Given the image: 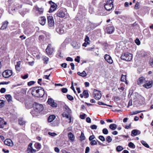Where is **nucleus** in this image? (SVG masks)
<instances>
[{"mask_svg": "<svg viewBox=\"0 0 153 153\" xmlns=\"http://www.w3.org/2000/svg\"><path fill=\"white\" fill-rule=\"evenodd\" d=\"M31 94L34 96L38 97H42L44 95V89L40 87H34L30 88Z\"/></svg>", "mask_w": 153, "mask_h": 153, "instance_id": "f257e3e1", "label": "nucleus"}, {"mask_svg": "<svg viewBox=\"0 0 153 153\" xmlns=\"http://www.w3.org/2000/svg\"><path fill=\"white\" fill-rule=\"evenodd\" d=\"M121 59L127 61H130L133 58V55L130 53H125L123 54L121 57Z\"/></svg>", "mask_w": 153, "mask_h": 153, "instance_id": "f03ea898", "label": "nucleus"}, {"mask_svg": "<svg viewBox=\"0 0 153 153\" xmlns=\"http://www.w3.org/2000/svg\"><path fill=\"white\" fill-rule=\"evenodd\" d=\"M106 4L104 5V7L105 9L109 11L112 10L113 7V1L112 0H106Z\"/></svg>", "mask_w": 153, "mask_h": 153, "instance_id": "7ed1b4c3", "label": "nucleus"}, {"mask_svg": "<svg viewBox=\"0 0 153 153\" xmlns=\"http://www.w3.org/2000/svg\"><path fill=\"white\" fill-rule=\"evenodd\" d=\"M35 110L39 113L40 112L42 111L43 109V105L41 104H39L37 103H35V105L34 106V108Z\"/></svg>", "mask_w": 153, "mask_h": 153, "instance_id": "20e7f679", "label": "nucleus"}, {"mask_svg": "<svg viewBox=\"0 0 153 153\" xmlns=\"http://www.w3.org/2000/svg\"><path fill=\"white\" fill-rule=\"evenodd\" d=\"M65 16V14L62 9H59L57 12L54 15V16L59 17L60 18H63Z\"/></svg>", "mask_w": 153, "mask_h": 153, "instance_id": "39448f33", "label": "nucleus"}, {"mask_svg": "<svg viewBox=\"0 0 153 153\" xmlns=\"http://www.w3.org/2000/svg\"><path fill=\"white\" fill-rule=\"evenodd\" d=\"M94 97L96 100H99L101 97V94L100 91H98L97 90L94 89L93 94Z\"/></svg>", "mask_w": 153, "mask_h": 153, "instance_id": "423d86ee", "label": "nucleus"}, {"mask_svg": "<svg viewBox=\"0 0 153 153\" xmlns=\"http://www.w3.org/2000/svg\"><path fill=\"white\" fill-rule=\"evenodd\" d=\"M48 26L50 27H53L54 25V22L53 18L52 16H49L47 17Z\"/></svg>", "mask_w": 153, "mask_h": 153, "instance_id": "0eeeda50", "label": "nucleus"}, {"mask_svg": "<svg viewBox=\"0 0 153 153\" xmlns=\"http://www.w3.org/2000/svg\"><path fill=\"white\" fill-rule=\"evenodd\" d=\"M13 73L12 70H7L4 71L2 73L3 76L5 78H8Z\"/></svg>", "mask_w": 153, "mask_h": 153, "instance_id": "6e6552de", "label": "nucleus"}, {"mask_svg": "<svg viewBox=\"0 0 153 153\" xmlns=\"http://www.w3.org/2000/svg\"><path fill=\"white\" fill-rule=\"evenodd\" d=\"M71 110L68 107V113L70 114L71 113ZM73 117H72L71 115L69 114H68V121L69 123L72 124L73 123Z\"/></svg>", "mask_w": 153, "mask_h": 153, "instance_id": "1a4fd4ad", "label": "nucleus"}, {"mask_svg": "<svg viewBox=\"0 0 153 153\" xmlns=\"http://www.w3.org/2000/svg\"><path fill=\"white\" fill-rule=\"evenodd\" d=\"M56 31L59 34H63L66 32V28L62 25H60L56 28Z\"/></svg>", "mask_w": 153, "mask_h": 153, "instance_id": "9d476101", "label": "nucleus"}, {"mask_svg": "<svg viewBox=\"0 0 153 153\" xmlns=\"http://www.w3.org/2000/svg\"><path fill=\"white\" fill-rule=\"evenodd\" d=\"M45 51L48 55H51L52 54L53 51V49L51 44H49L48 45Z\"/></svg>", "mask_w": 153, "mask_h": 153, "instance_id": "9b49d317", "label": "nucleus"}, {"mask_svg": "<svg viewBox=\"0 0 153 153\" xmlns=\"http://www.w3.org/2000/svg\"><path fill=\"white\" fill-rule=\"evenodd\" d=\"M49 3L51 5L50 11L51 12L54 11L57 8V5L51 1H49Z\"/></svg>", "mask_w": 153, "mask_h": 153, "instance_id": "f8f14e48", "label": "nucleus"}, {"mask_svg": "<svg viewBox=\"0 0 153 153\" xmlns=\"http://www.w3.org/2000/svg\"><path fill=\"white\" fill-rule=\"evenodd\" d=\"M47 102L52 107H56L57 106V103L55 102L54 100L52 98L49 99L47 101Z\"/></svg>", "mask_w": 153, "mask_h": 153, "instance_id": "ddd939ff", "label": "nucleus"}, {"mask_svg": "<svg viewBox=\"0 0 153 153\" xmlns=\"http://www.w3.org/2000/svg\"><path fill=\"white\" fill-rule=\"evenodd\" d=\"M104 58L105 60L108 63L112 64L113 63V60L111 57L109 55L106 54L105 55Z\"/></svg>", "mask_w": 153, "mask_h": 153, "instance_id": "4468645a", "label": "nucleus"}, {"mask_svg": "<svg viewBox=\"0 0 153 153\" xmlns=\"http://www.w3.org/2000/svg\"><path fill=\"white\" fill-rule=\"evenodd\" d=\"M145 83V84L143 85V86L146 88H149L152 87L153 84V81L152 80L149 81L148 82L146 81V82Z\"/></svg>", "mask_w": 153, "mask_h": 153, "instance_id": "2eb2a0df", "label": "nucleus"}, {"mask_svg": "<svg viewBox=\"0 0 153 153\" xmlns=\"http://www.w3.org/2000/svg\"><path fill=\"white\" fill-rule=\"evenodd\" d=\"M114 30V27L113 26H108L106 29V30L108 33L111 34L112 33Z\"/></svg>", "mask_w": 153, "mask_h": 153, "instance_id": "dca6fc26", "label": "nucleus"}, {"mask_svg": "<svg viewBox=\"0 0 153 153\" xmlns=\"http://www.w3.org/2000/svg\"><path fill=\"white\" fill-rule=\"evenodd\" d=\"M146 82L145 78L143 76L140 77L137 81V84L139 85H141Z\"/></svg>", "mask_w": 153, "mask_h": 153, "instance_id": "f3484780", "label": "nucleus"}, {"mask_svg": "<svg viewBox=\"0 0 153 153\" xmlns=\"http://www.w3.org/2000/svg\"><path fill=\"white\" fill-rule=\"evenodd\" d=\"M71 45L75 49H79L80 47V43L76 41L72 42L71 43Z\"/></svg>", "mask_w": 153, "mask_h": 153, "instance_id": "a211bd4d", "label": "nucleus"}, {"mask_svg": "<svg viewBox=\"0 0 153 153\" xmlns=\"http://www.w3.org/2000/svg\"><path fill=\"white\" fill-rule=\"evenodd\" d=\"M39 23L42 25H44L46 22V19L44 16L41 17L39 19Z\"/></svg>", "mask_w": 153, "mask_h": 153, "instance_id": "6ab92c4d", "label": "nucleus"}, {"mask_svg": "<svg viewBox=\"0 0 153 153\" xmlns=\"http://www.w3.org/2000/svg\"><path fill=\"white\" fill-rule=\"evenodd\" d=\"M5 145L12 146H13V143L12 141L10 139H7L4 142Z\"/></svg>", "mask_w": 153, "mask_h": 153, "instance_id": "aec40b11", "label": "nucleus"}, {"mask_svg": "<svg viewBox=\"0 0 153 153\" xmlns=\"http://www.w3.org/2000/svg\"><path fill=\"white\" fill-rule=\"evenodd\" d=\"M68 135L71 142H73L74 141L75 137L72 133L70 132L68 134Z\"/></svg>", "mask_w": 153, "mask_h": 153, "instance_id": "412c9836", "label": "nucleus"}, {"mask_svg": "<svg viewBox=\"0 0 153 153\" xmlns=\"http://www.w3.org/2000/svg\"><path fill=\"white\" fill-rule=\"evenodd\" d=\"M140 131L137 129H134L131 131V135L133 136V135L134 136H136L140 134Z\"/></svg>", "mask_w": 153, "mask_h": 153, "instance_id": "4be33fe9", "label": "nucleus"}, {"mask_svg": "<svg viewBox=\"0 0 153 153\" xmlns=\"http://www.w3.org/2000/svg\"><path fill=\"white\" fill-rule=\"evenodd\" d=\"M89 26L90 28L89 30H91L94 29L98 26V25L96 24L90 22L89 23Z\"/></svg>", "mask_w": 153, "mask_h": 153, "instance_id": "5701e85b", "label": "nucleus"}, {"mask_svg": "<svg viewBox=\"0 0 153 153\" xmlns=\"http://www.w3.org/2000/svg\"><path fill=\"white\" fill-rule=\"evenodd\" d=\"M36 10L38 12V13L40 14H42L43 13L44 11V9L42 8H39L37 6L35 7Z\"/></svg>", "mask_w": 153, "mask_h": 153, "instance_id": "b1692460", "label": "nucleus"}, {"mask_svg": "<svg viewBox=\"0 0 153 153\" xmlns=\"http://www.w3.org/2000/svg\"><path fill=\"white\" fill-rule=\"evenodd\" d=\"M8 24V22L7 21H5L2 23V25L1 27V29L3 30L6 28L7 25Z\"/></svg>", "mask_w": 153, "mask_h": 153, "instance_id": "393cba45", "label": "nucleus"}, {"mask_svg": "<svg viewBox=\"0 0 153 153\" xmlns=\"http://www.w3.org/2000/svg\"><path fill=\"white\" fill-rule=\"evenodd\" d=\"M6 122H4V120L0 117V128H3L4 125H6Z\"/></svg>", "mask_w": 153, "mask_h": 153, "instance_id": "a878e982", "label": "nucleus"}, {"mask_svg": "<svg viewBox=\"0 0 153 153\" xmlns=\"http://www.w3.org/2000/svg\"><path fill=\"white\" fill-rule=\"evenodd\" d=\"M117 127V125L115 124H111L109 126V128L112 130H115Z\"/></svg>", "mask_w": 153, "mask_h": 153, "instance_id": "bb28decb", "label": "nucleus"}, {"mask_svg": "<svg viewBox=\"0 0 153 153\" xmlns=\"http://www.w3.org/2000/svg\"><path fill=\"white\" fill-rule=\"evenodd\" d=\"M77 74L83 77H85L87 75V74L85 71H84L82 73H81L80 72H78Z\"/></svg>", "mask_w": 153, "mask_h": 153, "instance_id": "cd10ccee", "label": "nucleus"}, {"mask_svg": "<svg viewBox=\"0 0 153 153\" xmlns=\"http://www.w3.org/2000/svg\"><path fill=\"white\" fill-rule=\"evenodd\" d=\"M27 151L28 153H34L36 152V150L33 149L32 148H28Z\"/></svg>", "mask_w": 153, "mask_h": 153, "instance_id": "c85d7f7f", "label": "nucleus"}, {"mask_svg": "<svg viewBox=\"0 0 153 153\" xmlns=\"http://www.w3.org/2000/svg\"><path fill=\"white\" fill-rule=\"evenodd\" d=\"M82 93L83 94L85 98H87L88 97H89V94L88 90H84Z\"/></svg>", "mask_w": 153, "mask_h": 153, "instance_id": "c756f323", "label": "nucleus"}, {"mask_svg": "<svg viewBox=\"0 0 153 153\" xmlns=\"http://www.w3.org/2000/svg\"><path fill=\"white\" fill-rule=\"evenodd\" d=\"M5 97L7 100L9 102L12 101V97L10 94H6L5 95Z\"/></svg>", "mask_w": 153, "mask_h": 153, "instance_id": "7c9ffc66", "label": "nucleus"}, {"mask_svg": "<svg viewBox=\"0 0 153 153\" xmlns=\"http://www.w3.org/2000/svg\"><path fill=\"white\" fill-rule=\"evenodd\" d=\"M55 117L53 115L50 116L48 119V121L51 122L55 118Z\"/></svg>", "mask_w": 153, "mask_h": 153, "instance_id": "2f4dec72", "label": "nucleus"}, {"mask_svg": "<svg viewBox=\"0 0 153 153\" xmlns=\"http://www.w3.org/2000/svg\"><path fill=\"white\" fill-rule=\"evenodd\" d=\"M19 123L21 125H23L25 124V122L23 118H20L19 120Z\"/></svg>", "mask_w": 153, "mask_h": 153, "instance_id": "473e14b6", "label": "nucleus"}, {"mask_svg": "<svg viewBox=\"0 0 153 153\" xmlns=\"http://www.w3.org/2000/svg\"><path fill=\"white\" fill-rule=\"evenodd\" d=\"M33 109V110L30 112V113L33 117L37 116L39 113L35 110L34 109Z\"/></svg>", "mask_w": 153, "mask_h": 153, "instance_id": "72a5a7b5", "label": "nucleus"}, {"mask_svg": "<svg viewBox=\"0 0 153 153\" xmlns=\"http://www.w3.org/2000/svg\"><path fill=\"white\" fill-rule=\"evenodd\" d=\"M121 81L122 82H125L126 84H127V82L126 80V75H122V76L121 78Z\"/></svg>", "mask_w": 153, "mask_h": 153, "instance_id": "f704fd0d", "label": "nucleus"}, {"mask_svg": "<svg viewBox=\"0 0 153 153\" xmlns=\"http://www.w3.org/2000/svg\"><path fill=\"white\" fill-rule=\"evenodd\" d=\"M141 143L146 147L147 148H149V145L144 141L142 140L141 141Z\"/></svg>", "mask_w": 153, "mask_h": 153, "instance_id": "c9c22d12", "label": "nucleus"}, {"mask_svg": "<svg viewBox=\"0 0 153 153\" xmlns=\"http://www.w3.org/2000/svg\"><path fill=\"white\" fill-rule=\"evenodd\" d=\"M34 146L35 148L38 150L40 149L41 147V144L38 143H36Z\"/></svg>", "mask_w": 153, "mask_h": 153, "instance_id": "e433bc0d", "label": "nucleus"}, {"mask_svg": "<svg viewBox=\"0 0 153 153\" xmlns=\"http://www.w3.org/2000/svg\"><path fill=\"white\" fill-rule=\"evenodd\" d=\"M20 62H17V64L16 65L15 68L16 70L19 71L20 69Z\"/></svg>", "mask_w": 153, "mask_h": 153, "instance_id": "4c0bfd02", "label": "nucleus"}, {"mask_svg": "<svg viewBox=\"0 0 153 153\" xmlns=\"http://www.w3.org/2000/svg\"><path fill=\"white\" fill-rule=\"evenodd\" d=\"M123 149V148L121 146H118L116 148V150L118 152L121 151Z\"/></svg>", "mask_w": 153, "mask_h": 153, "instance_id": "58836bf2", "label": "nucleus"}, {"mask_svg": "<svg viewBox=\"0 0 153 153\" xmlns=\"http://www.w3.org/2000/svg\"><path fill=\"white\" fill-rule=\"evenodd\" d=\"M31 128L32 130L35 131L37 129V126L34 124H32Z\"/></svg>", "mask_w": 153, "mask_h": 153, "instance_id": "ea45409f", "label": "nucleus"}, {"mask_svg": "<svg viewBox=\"0 0 153 153\" xmlns=\"http://www.w3.org/2000/svg\"><path fill=\"white\" fill-rule=\"evenodd\" d=\"M128 146L131 148L134 149L135 147V145L132 142H130L128 144Z\"/></svg>", "mask_w": 153, "mask_h": 153, "instance_id": "a19ab883", "label": "nucleus"}, {"mask_svg": "<svg viewBox=\"0 0 153 153\" xmlns=\"http://www.w3.org/2000/svg\"><path fill=\"white\" fill-rule=\"evenodd\" d=\"M112 140V139L111 137L110 136H108L106 138V141L108 143H110Z\"/></svg>", "mask_w": 153, "mask_h": 153, "instance_id": "79ce46f5", "label": "nucleus"}, {"mask_svg": "<svg viewBox=\"0 0 153 153\" xmlns=\"http://www.w3.org/2000/svg\"><path fill=\"white\" fill-rule=\"evenodd\" d=\"M84 41H85V42L87 43V44H90L89 42H90V40L89 37L88 36H85V37L84 39Z\"/></svg>", "mask_w": 153, "mask_h": 153, "instance_id": "37998d69", "label": "nucleus"}, {"mask_svg": "<svg viewBox=\"0 0 153 153\" xmlns=\"http://www.w3.org/2000/svg\"><path fill=\"white\" fill-rule=\"evenodd\" d=\"M62 116L63 118H65L66 119L67 118V111H65L62 114Z\"/></svg>", "mask_w": 153, "mask_h": 153, "instance_id": "c03bdc74", "label": "nucleus"}, {"mask_svg": "<svg viewBox=\"0 0 153 153\" xmlns=\"http://www.w3.org/2000/svg\"><path fill=\"white\" fill-rule=\"evenodd\" d=\"M81 140H84L85 139V137L84 136V134L82 132H81V135L80 136Z\"/></svg>", "mask_w": 153, "mask_h": 153, "instance_id": "a18cd8bd", "label": "nucleus"}, {"mask_svg": "<svg viewBox=\"0 0 153 153\" xmlns=\"http://www.w3.org/2000/svg\"><path fill=\"white\" fill-rule=\"evenodd\" d=\"M102 133L105 134H108V131L106 128H104L102 130Z\"/></svg>", "mask_w": 153, "mask_h": 153, "instance_id": "49530a36", "label": "nucleus"}, {"mask_svg": "<svg viewBox=\"0 0 153 153\" xmlns=\"http://www.w3.org/2000/svg\"><path fill=\"white\" fill-rule=\"evenodd\" d=\"M91 141L90 144L91 146L96 145L97 144V142L95 140H93Z\"/></svg>", "mask_w": 153, "mask_h": 153, "instance_id": "de8ad7c7", "label": "nucleus"}, {"mask_svg": "<svg viewBox=\"0 0 153 153\" xmlns=\"http://www.w3.org/2000/svg\"><path fill=\"white\" fill-rule=\"evenodd\" d=\"M4 105V101L1 100H0V108L3 107Z\"/></svg>", "mask_w": 153, "mask_h": 153, "instance_id": "09e8293b", "label": "nucleus"}, {"mask_svg": "<svg viewBox=\"0 0 153 153\" xmlns=\"http://www.w3.org/2000/svg\"><path fill=\"white\" fill-rule=\"evenodd\" d=\"M99 139L102 141H105V139L104 137L103 136L100 135L98 137Z\"/></svg>", "mask_w": 153, "mask_h": 153, "instance_id": "8fccbe9b", "label": "nucleus"}, {"mask_svg": "<svg viewBox=\"0 0 153 153\" xmlns=\"http://www.w3.org/2000/svg\"><path fill=\"white\" fill-rule=\"evenodd\" d=\"M44 39V36L43 35H41L39 36V39L40 42H42L43 41Z\"/></svg>", "mask_w": 153, "mask_h": 153, "instance_id": "3c124183", "label": "nucleus"}, {"mask_svg": "<svg viewBox=\"0 0 153 153\" xmlns=\"http://www.w3.org/2000/svg\"><path fill=\"white\" fill-rule=\"evenodd\" d=\"M135 42L137 45H139L140 44V42L139 39L138 38H137L135 39Z\"/></svg>", "mask_w": 153, "mask_h": 153, "instance_id": "603ef678", "label": "nucleus"}, {"mask_svg": "<svg viewBox=\"0 0 153 153\" xmlns=\"http://www.w3.org/2000/svg\"><path fill=\"white\" fill-rule=\"evenodd\" d=\"M43 59L44 61V63H45L47 64L48 62V61L49 58L47 57H45Z\"/></svg>", "mask_w": 153, "mask_h": 153, "instance_id": "864d4df0", "label": "nucleus"}, {"mask_svg": "<svg viewBox=\"0 0 153 153\" xmlns=\"http://www.w3.org/2000/svg\"><path fill=\"white\" fill-rule=\"evenodd\" d=\"M68 99L70 101H71L74 100V98L72 96L68 94Z\"/></svg>", "mask_w": 153, "mask_h": 153, "instance_id": "5fc2aeb1", "label": "nucleus"}, {"mask_svg": "<svg viewBox=\"0 0 153 153\" xmlns=\"http://www.w3.org/2000/svg\"><path fill=\"white\" fill-rule=\"evenodd\" d=\"M80 57L79 56H77L76 57V58L75 59V61L77 62L78 63H79L80 62Z\"/></svg>", "mask_w": 153, "mask_h": 153, "instance_id": "6e6d98bb", "label": "nucleus"}, {"mask_svg": "<svg viewBox=\"0 0 153 153\" xmlns=\"http://www.w3.org/2000/svg\"><path fill=\"white\" fill-rule=\"evenodd\" d=\"M48 134L49 135L53 137L57 135V134L54 132L51 133L50 132H49L48 133Z\"/></svg>", "mask_w": 153, "mask_h": 153, "instance_id": "4d7b16f0", "label": "nucleus"}, {"mask_svg": "<svg viewBox=\"0 0 153 153\" xmlns=\"http://www.w3.org/2000/svg\"><path fill=\"white\" fill-rule=\"evenodd\" d=\"M90 128L92 129H97V126L95 125H93L91 126Z\"/></svg>", "mask_w": 153, "mask_h": 153, "instance_id": "13d9d810", "label": "nucleus"}, {"mask_svg": "<svg viewBox=\"0 0 153 153\" xmlns=\"http://www.w3.org/2000/svg\"><path fill=\"white\" fill-rule=\"evenodd\" d=\"M6 91V89L4 88H1L0 90V92L1 93H4Z\"/></svg>", "mask_w": 153, "mask_h": 153, "instance_id": "bf43d9fd", "label": "nucleus"}, {"mask_svg": "<svg viewBox=\"0 0 153 153\" xmlns=\"http://www.w3.org/2000/svg\"><path fill=\"white\" fill-rule=\"evenodd\" d=\"M95 138V137L94 135H91L90 136L89 138V140L90 141H91L93 140Z\"/></svg>", "mask_w": 153, "mask_h": 153, "instance_id": "052dcab7", "label": "nucleus"}, {"mask_svg": "<svg viewBox=\"0 0 153 153\" xmlns=\"http://www.w3.org/2000/svg\"><path fill=\"white\" fill-rule=\"evenodd\" d=\"M85 114H81L79 116L80 118L82 119H85Z\"/></svg>", "mask_w": 153, "mask_h": 153, "instance_id": "680f3d73", "label": "nucleus"}, {"mask_svg": "<svg viewBox=\"0 0 153 153\" xmlns=\"http://www.w3.org/2000/svg\"><path fill=\"white\" fill-rule=\"evenodd\" d=\"M149 63L150 65L153 67V58L150 59Z\"/></svg>", "mask_w": 153, "mask_h": 153, "instance_id": "e2e57ef3", "label": "nucleus"}, {"mask_svg": "<svg viewBox=\"0 0 153 153\" xmlns=\"http://www.w3.org/2000/svg\"><path fill=\"white\" fill-rule=\"evenodd\" d=\"M34 83V82L31 81L28 82L27 85L28 86H31L33 85Z\"/></svg>", "mask_w": 153, "mask_h": 153, "instance_id": "0e129e2a", "label": "nucleus"}, {"mask_svg": "<svg viewBox=\"0 0 153 153\" xmlns=\"http://www.w3.org/2000/svg\"><path fill=\"white\" fill-rule=\"evenodd\" d=\"M132 100H130L128 102V106L129 107L130 106L132 105Z\"/></svg>", "mask_w": 153, "mask_h": 153, "instance_id": "69168bd1", "label": "nucleus"}, {"mask_svg": "<svg viewBox=\"0 0 153 153\" xmlns=\"http://www.w3.org/2000/svg\"><path fill=\"white\" fill-rule=\"evenodd\" d=\"M21 77L23 79H25L28 78V74H25L24 76H22Z\"/></svg>", "mask_w": 153, "mask_h": 153, "instance_id": "338daca9", "label": "nucleus"}, {"mask_svg": "<svg viewBox=\"0 0 153 153\" xmlns=\"http://www.w3.org/2000/svg\"><path fill=\"white\" fill-rule=\"evenodd\" d=\"M139 5V2H137L136 4H135L134 6V8L136 9H138V6Z\"/></svg>", "mask_w": 153, "mask_h": 153, "instance_id": "774afa93", "label": "nucleus"}]
</instances>
